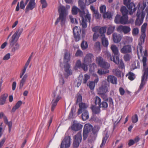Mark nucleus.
Here are the masks:
<instances>
[{"label":"nucleus","mask_w":148,"mask_h":148,"mask_svg":"<svg viewBox=\"0 0 148 148\" xmlns=\"http://www.w3.org/2000/svg\"><path fill=\"white\" fill-rule=\"evenodd\" d=\"M106 93H104L103 94H99L101 95L102 98L105 101L108 100V98L107 97V95L106 94Z\"/></svg>","instance_id":"obj_61"},{"label":"nucleus","mask_w":148,"mask_h":148,"mask_svg":"<svg viewBox=\"0 0 148 148\" xmlns=\"http://www.w3.org/2000/svg\"><path fill=\"white\" fill-rule=\"evenodd\" d=\"M91 130H92V133L94 136H97V133L98 131V127L97 126H94L93 127L92 126Z\"/></svg>","instance_id":"obj_43"},{"label":"nucleus","mask_w":148,"mask_h":148,"mask_svg":"<svg viewBox=\"0 0 148 148\" xmlns=\"http://www.w3.org/2000/svg\"><path fill=\"white\" fill-rule=\"evenodd\" d=\"M107 80L110 82L112 84H116L117 83V78L115 77L112 75H109L108 77Z\"/></svg>","instance_id":"obj_25"},{"label":"nucleus","mask_w":148,"mask_h":148,"mask_svg":"<svg viewBox=\"0 0 148 148\" xmlns=\"http://www.w3.org/2000/svg\"><path fill=\"white\" fill-rule=\"evenodd\" d=\"M95 84L93 81L90 82L89 84L87 85L89 86L91 90H93L94 89Z\"/></svg>","instance_id":"obj_48"},{"label":"nucleus","mask_w":148,"mask_h":148,"mask_svg":"<svg viewBox=\"0 0 148 148\" xmlns=\"http://www.w3.org/2000/svg\"><path fill=\"white\" fill-rule=\"evenodd\" d=\"M70 59V54L68 52H66L65 54L64 58V62L66 63L64 65V69L65 73L64 75L66 78L72 75V71L70 69V66L68 63Z\"/></svg>","instance_id":"obj_7"},{"label":"nucleus","mask_w":148,"mask_h":148,"mask_svg":"<svg viewBox=\"0 0 148 148\" xmlns=\"http://www.w3.org/2000/svg\"><path fill=\"white\" fill-rule=\"evenodd\" d=\"M101 99L99 97L97 96L95 97V105H98L99 106L100 104L101 103Z\"/></svg>","instance_id":"obj_45"},{"label":"nucleus","mask_w":148,"mask_h":148,"mask_svg":"<svg viewBox=\"0 0 148 148\" xmlns=\"http://www.w3.org/2000/svg\"><path fill=\"white\" fill-rule=\"evenodd\" d=\"M103 16L104 18H107L108 19H110L112 18V14L110 12H107L103 14Z\"/></svg>","instance_id":"obj_36"},{"label":"nucleus","mask_w":148,"mask_h":148,"mask_svg":"<svg viewBox=\"0 0 148 148\" xmlns=\"http://www.w3.org/2000/svg\"><path fill=\"white\" fill-rule=\"evenodd\" d=\"M88 46L87 42L84 40H83L81 44V47L82 49L83 50H85L88 48Z\"/></svg>","instance_id":"obj_35"},{"label":"nucleus","mask_w":148,"mask_h":148,"mask_svg":"<svg viewBox=\"0 0 148 148\" xmlns=\"http://www.w3.org/2000/svg\"><path fill=\"white\" fill-rule=\"evenodd\" d=\"M94 60L93 55L90 53H88L84 58V63H82L80 60H78L76 62L75 66L78 68H82L84 71H87L88 70V65Z\"/></svg>","instance_id":"obj_2"},{"label":"nucleus","mask_w":148,"mask_h":148,"mask_svg":"<svg viewBox=\"0 0 148 148\" xmlns=\"http://www.w3.org/2000/svg\"><path fill=\"white\" fill-rule=\"evenodd\" d=\"M107 134H106V135L103 138L102 143L100 145V147L101 148L104 146L106 144L108 137V136H107Z\"/></svg>","instance_id":"obj_42"},{"label":"nucleus","mask_w":148,"mask_h":148,"mask_svg":"<svg viewBox=\"0 0 148 148\" xmlns=\"http://www.w3.org/2000/svg\"><path fill=\"white\" fill-rule=\"evenodd\" d=\"M126 5L129 10H130V12H135L136 9V8L135 7V4L133 3H130L127 5ZM130 14H131V12H130Z\"/></svg>","instance_id":"obj_23"},{"label":"nucleus","mask_w":148,"mask_h":148,"mask_svg":"<svg viewBox=\"0 0 148 148\" xmlns=\"http://www.w3.org/2000/svg\"><path fill=\"white\" fill-rule=\"evenodd\" d=\"M108 104L106 101H102L99 106V108H102L103 110H104L108 107Z\"/></svg>","instance_id":"obj_40"},{"label":"nucleus","mask_w":148,"mask_h":148,"mask_svg":"<svg viewBox=\"0 0 148 148\" xmlns=\"http://www.w3.org/2000/svg\"><path fill=\"white\" fill-rule=\"evenodd\" d=\"M8 96V94L5 93L2 95L0 97V105H3L5 104L7 98Z\"/></svg>","instance_id":"obj_22"},{"label":"nucleus","mask_w":148,"mask_h":148,"mask_svg":"<svg viewBox=\"0 0 148 148\" xmlns=\"http://www.w3.org/2000/svg\"><path fill=\"white\" fill-rule=\"evenodd\" d=\"M75 110L74 107H72L69 114V119H73L75 117Z\"/></svg>","instance_id":"obj_31"},{"label":"nucleus","mask_w":148,"mask_h":148,"mask_svg":"<svg viewBox=\"0 0 148 148\" xmlns=\"http://www.w3.org/2000/svg\"><path fill=\"white\" fill-rule=\"evenodd\" d=\"M106 27H101L99 29V32L101 35L104 34V33L106 32Z\"/></svg>","instance_id":"obj_54"},{"label":"nucleus","mask_w":148,"mask_h":148,"mask_svg":"<svg viewBox=\"0 0 148 148\" xmlns=\"http://www.w3.org/2000/svg\"><path fill=\"white\" fill-rule=\"evenodd\" d=\"M89 66L90 71L92 72L95 71V69L97 67V65L95 63L90 64Z\"/></svg>","instance_id":"obj_47"},{"label":"nucleus","mask_w":148,"mask_h":148,"mask_svg":"<svg viewBox=\"0 0 148 148\" xmlns=\"http://www.w3.org/2000/svg\"><path fill=\"white\" fill-rule=\"evenodd\" d=\"M82 140V134L81 132H78L74 136L73 143V147L74 148L78 147Z\"/></svg>","instance_id":"obj_14"},{"label":"nucleus","mask_w":148,"mask_h":148,"mask_svg":"<svg viewBox=\"0 0 148 148\" xmlns=\"http://www.w3.org/2000/svg\"><path fill=\"white\" fill-rule=\"evenodd\" d=\"M126 76H128V79L131 81L133 80L135 78V75L131 72H129L126 75Z\"/></svg>","instance_id":"obj_33"},{"label":"nucleus","mask_w":148,"mask_h":148,"mask_svg":"<svg viewBox=\"0 0 148 148\" xmlns=\"http://www.w3.org/2000/svg\"><path fill=\"white\" fill-rule=\"evenodd\" d=\"M131 46L130 45H125L121 49V52L123 53H128L132 52Z\"/></svg>","instance_id":"obj_20"},{"label":"nucleus","mask_w":148,"mask_h":148,"mask_svg":"<svg viewBox=\"0 0 148 148\" xmlns=\"http://www.w3.org/2000/svg\"><path fill=\"white\" fill-rule=\"evenodd\" d=\"M90 78V76L88 74H86L84 75L83 79L82 82L84 84L86 83L87 80Z\"/></svg>","instance_id":"obj_41"},{"label":"nucleus","mask_w":148,"mask_h":148,"mask_svg":"<svg viewBox=\"0 0 148 148\" xmlns=\"http://www.w3.org/2000/svg\"><path fill=\"white\" fill-rule=\"evenodd\" d=\"M88 107V105L84 103H81L79 104V108L78 109L77 114L79 115L83 112L82 114V118L83 121L88 119L89 117L88 111L86 109Z\"/></svg>","instance_id":"obj_6"},{"label":"nucleus","mask_w":148,"mask_h":148,"mask_svg":"<svg viewBox=\"0 0 148 148\" xmlns=\"http://www.w3.org/2000/svg\"><path fill=\"white\" fill-rule=\"evenodd\" d=\"M9 47L10 48H12L11 49V51L14 52L16 50H18L20 48V45L17 42H15L14 43L13 45L12 46L10 45V39L9 40Z\"/></svg>","instance_id":"obj_21"},{"label":"nucleus","mask_w":148,"mask_h":148,"mask_svg":"<svg viewBox=\"0 0 148 148\" xmlns=\"http://www.w3.org/2000/svg\"><path fill=\"white\" fill-rule=\"evenodd\" d=\"M97 60L98 61L99 66L104 69L103 70L102 69H99L97 71L98 73L100 75H102L108 73L109 71L108 69L110 67V64L104 60L101 57L97 58Z\"/></svg>","instance_id":"obj_4"},{"label":"nucleus","mask_w":148,"mask_h":148,"mask_svg":"<svg viewBox=\"0 0 148 148\" xmlns=\"http://www.w3.org/2000/svg\"><path fill=\"white\" fill-rule=\"evenodd\" d=\"M83 55V52L80 49L77 50L75 54V56L76 57H82Z\"/></svg>","instance_id":"obj_51"},{"label":"nucleus","mask_w":148,"mask_h":148,"mask_svg":"<svg viewBox=\"0 0 148 148\" xmlns=\"http://www.w3.org/2000/svg\"><path fill=\"white\" fill-rule=\"evenodd\" d=\"M35 0H30V1L27 6L25 13H28L29 10H32L36 6V3L35 2Z\"/></svg>","instance_id":"obj_18"},{"label":"nucleus","mask_w":148,"mask_h":148,"mask_svg":"<svg viewBox=\"0 0 148 148\" xmlns=\"http://www.w3.org/2000/svg\"><path fill=\"white\" fill-rule=\"evenodd\" d=\"M100 108L99 106L96 107L95 106L92 105L91 107V109L93 113L95 114H99L100 112Z\"/></svg>","instance_id":"obj_27"},{"label":"nucleus","mask_w":148,"mask_h":148,"mask_svg":"<svg viewBox=\"0 0 148 148\" xmlns=\"http://www.w3.org/2000/svg\"><path fill=\"white\" fill-rule=\"evenodd\" d=\"M140 138L139 136H136L133 139V140H134V141L135 143H138L140 141Z\"/></svg>","instance_id":"obj_64"},{"label":"nucleus","mask_w":148,"mask_h":148,"mask_svg":"<svg viewBox=\"0 0 148 148\" xmlns=\"http://www.w3.org/2000/svg\"><path fill=\"white\" fill-rule=\"evenodd\" d=\"M71 144V137L69 136L65 137L61 144L60 148H68Z\"/></svg>","instance_id":"obj_15"},{"label":"nucleus","mask_w":148,"mask_h":148,"mask_svg":"<svg viewBox=\"0 0 148 148\" xmlns=\"http://www.w3.org/2000/svg\"><path fill=\"white\" fill-rule=\"evenodd\" d=\"M22 104V102L21 101H19L16 103L15 105L12 108L11 112H14L16 110L18 109Z\"/></svg>","instance_id":"obj_29"},{"label":"nucleus","mask_w":148,"mask_h":148,"mask_svg":"<svg viewBox=\"0 0 148 148\" xmlns=\"http://www.w3.org/2000/svg\"><path fill=\"white\" fill-rule=\"evenodd\" d=\"M147 25V23H145L141 26V34L137 48V52L138 58H140V56H143L142 61L144 70L140 84H146L148 77V68H146L147 66V58L146 56L147 55V52L146 50L143 51L142 46V45L144 42L146 37L145 32Z\"/></svg>","instance_id":"obj_1"},{"label":"nucleus","mask_w":148,"mask_h":148,"mask_svg":"<svg viewBox=\"0 0 148 148\" xmlns=\"http://www.w3.org/2000/svg\"><path fill=\"white\" fill-rule=\"evenodd\" d=\"M132 122L134 123H136L138 121V116L137 114H135L132 117Z\"/></svg>","instance_id":"obj_53"},{"label":"nucleus","mask_w":148,"mask_h":148,"mask_svg":"<svg viewBox=\"0 0 148 148\" xmlns=\"http://www.w3.org/2000/svg\"><path fill=\"white\" fill-rule=\"evenodd\" d=\"M79 5L82 10H84L85 9L86 5L84 2L82 1H78Z\"/></svg>","instance_id":"obj_38"},{"label":"nucleus","mask_w":148,"mask_h":148,"mask_svg":"<svg viewBox=\"0 0 148 148\" xmlns=\"http://www.w3.org/2000/svg\"><path fill=\"white\" fill-rule=\"evenodd\" d=\"M114 22L116 24L120 23V15L117 14L115 17Z\"/></svg>","instance_id":"obj_49"},{"label":"nucleus","mask_w":148,"mask_h":148,"mask_svg":"<svg viewBox=\"0 0 148 148\" xmlns=\"http://www.w3.org/2000/svg\"><path fill=\"white\" fill-rule=\"evenodd\" d=\"M106 101H108V102L110 106H113V101L112 99L111 98H108V100H107Z\"/></svg>","instance_id":"obj_62"},{"label":"nucleus","mask_w":148,"mask_h":148,"mask_svg":"<svg viewBox=\"0 0 148 148\" xmlns=\"http://www.w3.org/2000/svg\"><path fill=\"white\" fill-rule=\"evenodd\" d=\"M41 3L42 4V8H46L47 5L46 0H40Z\"/></svg>","instance_id":"obj_55"},{"label":"nucleus","mask_w":148,"mask_h":148,"mask_svg":"<svg viewBox=\"0 0 148 148\" xmlns=\"http://www.w3.org/2000/svg\"><path fill=\"white\" fill-rule=\"evenodd\" d=\"M83 125L77 121H74L71 126L72 129L74 131H77L80 130L82 128Z\"/></svg>","instance_id":"obj_19"},{"label":"nucleus","mask_w":148,"mask_h":148,"mask_svg":"<svg viewBox=\"0 0 148 148\" xmlns=\"http://www.w3.org/2000/svg\"><path fill=\"white\" fill-rule=\"evenodd\" d=\"M69 18L71 23L76 24H77L78 21L76 18H74L72 16H70Z\"/></svg>","instance_id":"obj_56"},{"label":"nucleus","mask_w":148,"mask_h":148,"mask_svg":"<svg viewBox=\"0 0 148 148\" xmlns=\"http://www.w3.org/2000/svg\"><path fill=\"white\" fill-rule=\"evenodd\" d=\"M92 125L90 124H86L85 125L83 130V137L84 140H85L87 138L89 133L91 132Z\"/></svg>","instance_id":"obj_11"},{"label":"nucleus","mask_w":148,"mask_h":148,"mask_svg":"<svg viewBox=\"0 0 148 148\" xmlns=\"http://www.w3.org/2000/svg\"><path fill=\"white\" fill-rule=\"evenodd\" d=\"M113 37L114 42L117 43L120 41V35L114 33L113 34Z\"/></svg>","instance_id":"obj_28"},{"label":"nucleus","mask_w":148,"mask_h":148,"mask_svg":"<svg viewBox=\"0 0 148 148\" xmlns=\"http://www.w3.org/2000/svg\"><path fill=\"white\" fill-rule=\"evenodd\" d=\"M10 58V53H7L3 58V60H8Z\"/></svg>","instance_id":"obj_60"},{"label":"nucleus","mask_w":148,"mask_h":148,"mask_svg":"<svg viewBox=\"0 0 148 148\" xmlns=\"http://www.w3.org/2000/svg\"><path fill=\"white\" fill-rule=\"evenodd\" d=\"M82 95L80 94H78L77 95V103H79V104L80 103H81V102H82Z\"/></svg>","instance_id":"obj_58"},{"label":"nucleus","mask_w":148,"mask_h":148,"mask_svg":"<svg viewBox=\"0 0 148 148\" xmlns=\"http://www.w3.org/2000/svg\"><path fill=\"white\" fill-rule=\"evenodd\" d=\"M100 11L101 13H104L106 11V7L104 5H101L100 7Z\"/></svg>","instance_id":"obj_50"},{"label":"nucleus","mask_w":148,"mask_h":148,"mask_svg":"<svg viewBox=\"0 0 148 148\" xmlns=\"http://www.w3.org/2000/svg\"><path fill=\"white\" fill-rule=\"evenodd\" d=\"M114 73L116 76L120 77V71L118 69H116L113 70Z\"/></svg>","instance_id":"obj_52"},{"label":"nucleus","mask_w":148,"mask_h":148,"mask_svg":"<svg viewBox=\"0 0 148 148\" xmlns=\"http://www.w3.org/2000/svg\"><path fill=\"white\" fill-rule=\"evenodd\" d=\"M140 67V63L138 61L137 62H134L132 66L131 69L134 70L136 69L139 68Z\"/></svg>","instance_id":"obj_34"},{"label":"nucleus","mask_w":148,"mask_h":148,"mask_svg":"<svg viewBox=\"0 0 148 148\" xmlns=\"http://www.w3.org/2000/svg\"><path fill=\"white\" fill-rule=\"evenodd\" d=\"M80 9L75 6H73L72 8V14L73 15H76L79 12Z\"/></svg>","instance_id":"obj_37"},{"label":"nucleus","mask_w":148,"mask_h":148,"mask_svg":"<svg viewBox=\"0 0 148 148\" xmlns=\"http://www.w3.org/2000/svg\"><path fill=\"white\" fill-rule=\"evenodd\" d=\"M27 74H26L24 75L23 76L22 79L21 80L20 84L19 86L20 88H22L25 84L26 79L27 78Z\"/></svg>","instance_id":"obj_32"},{"label":"nucleus","mask_w":148,"mask_h":148,"mask_svg":"<svg viewBox=\"0 0 148 148\" xmlns=\"http://www.w3.org/2000/svg\"><path fill=\"white\" fill-rule=\"evenodd\" d=\"M28 2H26V1L25 3H24V1L23 0H22L20 2V7L21 9H24L25 8V6L28 3Z\"/></svg>","instance_id":"obj_57"},{"label":"nucleus","mask_w":148,"mask_h":148,"mask_svg":"<svg viewBox=\"0 0 148 148\" xmlns=\"http://www.w3.org/2000/svg\"><path fill=\"white\" fill-rule=\"evenodd\" d=\"M115 28L114 26H110L108 28V30L107 31V34L109 35L112 34L114 32Z\"/></svg>","instance_id":"obj_39"},{"label":"nucleus","mask_w":148,"mask_h":148,"mask_svg":"<svg viewBox=\"0 0 148 148\" xmlns=\"http://www.w3.org/2000/svg\"><path fill=\"white\" fill-rule=\"evenodd\" d=\"M22 28H19L17 29L15 33L12 35L10 39V43L11 46L13 45L14 43L17 42L21 34L23 31Z\"/></svg>","instance_id":"obj_9"},{"label":"nucleus","mask_w":148,"mask_h":148,"mask_svg":"<svg viewBox=\"0 0 148 148\" xmlns=\"http://www.w3.org/2000/svg\"><path fill=\"white\" fill-rule=\"evenodd\" d=\"M99 37V34L97 33H94L93 37V40L94 41H95Z\"/></svg>","instance_id":"obj_63"},{"label":"nucleus","mask_w":148,"mask_h":148,"mask_svg":"<svg viewBox=\"0 0 148 148\" xmlns=\"http://www.w3.org/2000/svg\"><path fill=\"white\" fill-rule=\"evenodd\" d=\"M130 27L128 26L121 25V31H122L125 34H127L130 31Z\"/></svg>","instance_id":"obj_30"},{"label":"nucleus","mask_w":148,"mask_h":148,"mask_svg":"<svg viewBox=\"0 0 148 148\" xmlns=\"http://www.w3.org/2000/svg\"><path fill=\"white\" fill-rule=\"evenodd\" d=\"M109 86L106 81H103L102 82V85L98 90L99 94L106 93L108 92V88Z\"/></svg>","instance_id":"obj_13"},{"label":"nucleus","mask_w":148,"mask_h":148,"mask_svg":"<svg viewBox=\"0 0 148 148\" xmlns=\"http://www.w3.org/2000/svg\"><path fill=\"white\" fill-rule=\"evenodd\" d=\"M124 60L126 62L130 60L132 58L131 56L128 54L125 55L123 56Z\"/></svg>","instance_id":"obj_46"},{"label":"nucleus","mask_w":148,"mask_h":148,"mask_svg":"<svg viewBox=\"0 0 148 148\" xmlns=\"http://www.w3.org/2000/svg\"><path fill=\"white\" fill-rule=\"evenodd\" d=\"M87 21L88 22V20H86V19H82V22L81 23V25H82L83 28L85 29L87 27V26L86 23Z\"/></svg>","instance_id":"obj_44"},{"label":"nucleus","mask_w":148,"mask_h":148,"mask_svg":"<svg viewBox=\"0 0 148 148\" xmlns=\"http://www.w3.org/2000/svg\"><path fill=\"white\" fill-rule=\"evenodd\" d=\"M111 49L114 56H113L111 53L109 52L107 53V56L111 61H113L115 64H118L119 63V51L118 48L116 45H112L111 46Z\"/></svg>","instance_id":"obj_5"},{"label":"nucleus","mask_w":148,"mask_h":148,"mask_svg":"<svg viewBox=\"0 0 148 148\" xmlns=\"http://www.w3.org/2000/svg\"><path fill=\"white\" fill-rule=\"evenodd\" d=\"M139 33V30L137 28H135L133 29L132 34L134 36L137 35Z\"/></svg>","instance_id":"obj_59"},{"label":"nucleus","mask_w":148,"mask_h":148,"mask_svg":"<svg viewBox=\"0 0 148 148\" xmlns=\"http://www.w3.org/2000/svg\"><path fill=\"white\" fill-rule=\"evenodd\" d=\"M121 12L122 14V16H121V24H126L129 23L130 22L128 21L127 15L128 10L126 7L125 6L121 7Z\"/></svg>","instance_id":"obj_8"},{"label":"nucleus","mask_w":148,"mask_h":148,"mask_svg":"<svg viewBox=\"0 0 148 148\" xmlns=\"http://www.w3.org/2000/svg\"><path fill=\"white\" fill-rule=\"evenodd\" d=\"M70 6L67 5L65 8L64 6H62L60 7L58 9V12L59 13V17L58 18L55 23L57 24L61 20V25L63 26L65 23L66 16L68 14L67 9H69Z\"/></svg>","instance_id":"obj_3"},{"label":"nucleus","mask_w":148,"mask_h":148,"mask_svg":"<svg viewBox=\"0 0 148 148\" xmlns=\"http://www.w3.org/2000/svg\"><path fill=\"white\" fill-rule=\"evenodd\" d=\"M102 43L103 45L107 47L108 45V42L107 38L105 37V34L101 35Z\"/></svg>","instance_id":"obj_24"},{"label":"nucleus","mask_w":148,"mask_h":148,"mask_svg":"<svg viewBox=\"0 0 148 148\" xmlns=\"http://www.w3.org/2000/svg\"><path fill=\"white\" fill-rule=\"evenodd\" d=\"M53 99L51 103V110L52 112L54 111L58 101L61 99V97L60 95H57L55 93H53Z\"/></svg>","instance_id":"obj_12"},{"label":"nucleus","mask_w":148,"mask_h":148,"mask_svg":"<svg viewBox=\"0 0 148 148\" xmlns=\"http://www.w3.org/2000/svg\"><path fill=\"white\" fill-rule=\"evenodd\" d=\"M4 122L5 124H7L8 126L9 132H10L11 131L12 127V121H8V118L6 116H4Z\"/></svg>","instance_id":"obj_26"},{"label":"nucleus","mask_w":148,"mask_h":148,"mask_svg":"<svg viewBox=\"0 0 148 148\" xmlns=\"http://www.w3.org/2000/svg\"><path fill=\"white\" fill-rule=\"evenodd\" d=\"M79 14L80 17L82 19H84V18L86 20H88L89 23L90 22L91 17V15L88 12L86 15L85 13L84 10L81 11L80 10L79 12Z\"/></svg>","instance_id":"obj_17"},{"label":"nucleus","mask_w":148,"mask_h":148,"mask_svg":"<svg viewBox=\"0 0 148 148\" xmlns=\"http://www.w3.org/2000/svg\"><path fill=\"white\" fill-rule=\"evenodd\" d=\"M145 16V13L138 10L136 14L137 18L136 20L135 24L136 26H140L143 23Z\"/></svg>","instance_id":"obj_10"},{"label":"nucleus","mask_w":148,"mask_h":148,"mask_svg":"<svg viewBox=\"0 0 148 148\" xmlns=\"http://www.w3.org/2000/svg\"><path fill=\"white\" fill-rule=\"evenodd\" d=\"M74 37L76 42L79 41L81 38L80 34L81 30L77 26H75L73 29Z\"/></svg>","instance_id":"obj_16"}]
</instances>
